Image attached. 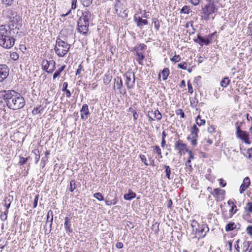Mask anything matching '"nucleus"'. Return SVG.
<instances>
[{
	"mask_svg": "<svg viewBox=\"0 0 252 252\" xmlns=\"http://www.w3.org/2000/svg\"><path fill=\"white\" fill-rule=\"evenodd\" d=\"M236 225L234 222H230L225 226V230L226 231H230L235 228Z\"/></svg>",
	"mask_w": 252,
	"mask_h": 252,
	"instance_id": "obj_30",
	"label": "nucleus"
},
{
	"mask_svg": "<svg viewBox=\"0 0 252 252\" xmlns=\"http://www.w3.org/2000/svg\"><path fill=\"white\" fill-rule=\"evenodd\" d=\"M188 87L189 92L190 94H192L193 92V90L192 85L190 83V81H188Z\"/></svg>",
	"mask_w": 252,
	"mask_h": 252,
	"instance_id": "obj_50",
	"label": "nucleus"
},
{
	"mask_svg": "<svg viewBox=\"0 0 252 252\" xmlns=\"http://www.w3.org/2000/svg\"><path fill=\"white\" fill-rule=\"evenodd\" d=\"M51 61L43 60L41 62V66L42 69L48 73L49 68L50 67Z\"/></svg>",
	"mask_w": 252,
	"mask_h": 252,
	"instance_id": "obj_21",
	"label": "nucleus"
},
{
	"mask_svg": "<svg viewBox=\"0 0 252 252\" xmlns=\"http://www.w3.org/2000/svg\"><path fill=\"white\" fill-rule=\"evenodd\" d=\"M154 150L158 154L159 158H162L161 149L158 146H155L153 147Z\"/></svg>",
	"mask_w": 252,
	"mask_h": 252,
	"instance_id": "obj_36",
	"label": "nucleus"
},
{
	"mask_svg": "<svg viewBox=\"0 0 252 252\" xmlns=\"http://www.w3.org/2000/svg\"><path fill=\"white\" fill-rule=\"evenodd\" d=\"M70 48V45L61 39L58 38L54 48L56 54L59 57H63L67 54Z\"/></svg>",
	"mask_w": 252,
	"mask_h": 252,
	"instance_id": "obj_4",
	"label": "nucleus"
},
{
	"mask_svg": "<svg viewBox=\"0 0 252 252\" xmlns=\"http://www.w3.org/2000/svg\"><path fill=\"white\" fill-rule=\"evenodd\" d=\"M112 77L109 75L105 74L103 78L104 84L108 85L111 80Z\"/></svg>",
	"mask_w": 252,
	"mask_h": 252,
	"instance_id": "obj_35",
	"label": "nucleus"
},
{
	"mask_svg": "<svg viewBox=\"0 0 252 252\" xmlns=\"http://www.w3.org/2000/svg\"><path fill=\"white\" fill-rule=\"evenodd\" d=\"M10 58L11 59L16 61L19 58V55L16 53H13L10 55Z\"/></svg>",
	"mask_w": 252,
	"mask_h": 252,
	"instance_id": "obj_48",
	"label": "nucleus"
},
{
	"mask_svg": "<svg viewBox=\"0 0 252 252\" xmlns=\"http://www.w3.org/2000/svg\"><path fill=\"white\" fill-rule=\"evenodd\" d=\"M140 158L141 160V161L144 162L145 165H148L149 164L147 162V159L146 157L144 155H140Z\"/></svg>",
	"mask_w": 252,
	"mask_h": 252,
	"instance_id": "obj_47",
	"label": "nucleus"
},
{
	"mask_svg": "<svg viewBox=\"0 0 252 252\" xmlns=\"http://www.w3.org/2000/svg\"><path fill=\"white\" fill-rule=\"evenodd\" d=\"M209 231V228L207 224H202L198 225V228H196V232L198 233L200 237H204L207 232Z\"/></svg>",
	"mask_w": 252,
	"mask_h": 252,
	"instance_id": "obj_14",
	"label": "nucleus"
},
{
	"mask_svg": "<svg viewBox=\"0 0 252 252\" xmlns=\"http://www.w3.org/2000/svg\"><path fill=\"white\" fill-rule=\"evenodd\" d=\"M81 118L83 121H86L90 113L89 110L88 105L87 104H83L81 109Z\"/></svg>",
	"mask_w": 252,
	"mask_h": 252,
	"instance_id": "obj_17",
	"label": "nucleus"
},
{
	"mask_svg": "<svg viewBox=\"0 0 252 252\" xmlns=\"http://www.w3.org/2000/svg\"><path fill=\"white\" fill-rule=\"evenodd\" d=\"M212 194L218 202L221 201L224 199L225 191L224 190L219 188L214 189Z\"/></svg>",
	"mask_w": 252,
	"mask_h": 252,
	"instance_id": "obj_10",
	"label": "nucleus"
},
{
	"mask_svg": "<svg viewBox=\"0 0 252 252\" xmlns=\"http://www.w3.org/2000/svg\"><path fill=\"white\" fill-rule=\"evenodd\" d=\"M1 2L6 7L11 6L13 4L14 0H1Z\"/></svg>",
	"mask_w": 252,
	"mask_h": 252,
	"instance_id": "obj_32",
	"label": "nucleus"
},
{
	"mask_svg": "<svg viewBox=\"0 0 252 252\" xmlns=\"http://www.w3.org/2000/svg\"><path fill=\"white\" fill-rule=\"evenodd\" d=\"M245 209L248 212H252V202H248Z\"/></svg>",
	"mask_w": 252,
	"mask_h": 252,
	"instance_id": "obj_46",
	"label": "nucleus"
},
{
	"mask_svg": "<svg viewBox=\"0 0 252 252\" xmlns=\"http://www.w3.org/2000/svg\"><path fill=\"white\" fill-rule=\"evenodd\" d=\"M230 80L228 77H224L220 82V86L223 88H226L230 82Z\"/></svg>",
	"mask_w": 252,
	"mask_h": 252,
	"instance_id": "obj_26",
	"label": "nucleus"
},
{
	"mask_svg": "<svg viewBox=\"0 0 252 252\" xmlns=\"http://www.w3.org/2000/svg\"><path fill=\"white\" fill-rule=\"evenodd\" d=\"M123 81L121 78L119 77L115 78L114 88H115V87H116L117 89L119 90L121 94H125L126 93V89L123 88Z\"/></svg>",
	"mask_w": 252,
	"mask_h": 252,
	"instance_id": "obj_16",
	"label": "nucleus"
},
{
	"mask_svg": "<svg viewBox=\"0 0 252 252\" xmlns=\"http://www.w3.org/2000/svg\"><path fill=\"white\" fill-rule=\"evenodd\" d=\"M250 183V178L248 177L245 178L239 189L240 193H243L249 187Z\"/></svg>",
	"mask_w": 252,
	"mask_h": 252,
	"instance_id": "obj_18",
	"label": "nucleus"
},
{
	"mask_svg": "<svg viewBox=\"0 0 252 252\" xmlns=\"http://www.w3.org/2000/svg\"><path fill=\"white\" fill-rule=\"evenodd\" d=\"M0 97L3 98L7 107L12 110L24 107L25 100L21 94L14 90H3L0 92Z\"/></svg>",
	"mask_w": 252,
	"mask_h": 252,
	"instance_id": "obj_1",
	"label": "nucleus"
},
{
	"mask_svg": "<svg viewBox=\"0 0 252 252\" xmlns=\"http://www.w3.org/2000/svg\"><path fill=\"white\" fill-rule=\"evenodd\" d=\"M38 198H39V195H35V196L34 197V202H33V208H36L37 205V202H38Z\"/></svg>",
	"mask_w": 252,
	"mask_h": 252,
	"instance_id": "obj_51",
	"label": "nucleus"
},
{
	"mask_svg": "<svg viewBox=\"0 0 252 252\" xmlns=\"http://www.w3.org/2000/svg\"><path fill=\"white\" fill-rule=\"evenodd\" d=\"M8 212V210L6 209L4 212L2 213L0 215V218L1 220L5 221L7 220V214Z\"/></svg>",
	"mask_w": 252,
	"mask_h": 252,
	"instance_id": "obj_37",
	"label": "nucleus"
},
{
	"mask_svg": "<svg viewBox=\"0 0 252 252\" xmlns=\"http://www.w3.org/2000/svg\"><path fill=\"white\" fill-rule=\"evenodd\" d=\"M13 200V196L8 195L7 197H6L5 200H4V204L6 207L7 210H8L10 206V204L11 202Z\"/></svg>",
	"mask_w": 252,
	"mask_h": 252,
	"instance_id": "obj_23",
	"label": "nucleus"
},
{
	"mask_svg": "<svg viewBox=\"0 0 252 252\" xmlns=\"http://www.w3.org/2000/svg\"><path fill=\"white\" fill-rule=\"evenodd\" d=\"M137 61L140 64H142V61L144 59L145 56L142 53L137 52H136Z\"/></svg>",
	"mask_w": 252,
	"mask_h": 252,
	"instance_id": "obj_29",
	"label": "nucleus"
},
{
	"mask_svg": "<svg viewBox=\"0 0 252 252\" xmlns=\"http://www.w3.org/2000/svg\"><path fill=\"white\" fill-rule=\"evenodd\" d=\"M164 169L165 170L166 177L169 179L170 180L172 178L170 177L171 174V169L168 165H164Z\"/></svg>",
	"mask_w": 252,
	"mask_h": 252,
	"instance_id": "obj_28",
	"label": "nucleus"
},
{
	"mask_svg": "<svg viewBox=\"0 0 252 252\" xmlns=\"http://www.w3.org/2000/svg\"><path fill=\"white\" fill-rule=\"evenodd\" d=\"M65 65H62L59 69L57 70L56 72L54 73L53 75V79H55L57 77H59L61 75V72L64 70L65 68Z\"/></svg>",
	"mask_w": 252,
	"mask_h": 252,
	"instance_id": "obj_24",
	"label": "nucleus"
},
{
	"mask_svg": "<svg viewBox=\"0 0 252 252\" xmlns=\"http://www.w3.org/2000/svg\"><path fill=\"white\" fill-rule=\"evenodd\" d=\"M175 149L179 151V153L181 155L182 154V152L184 151L187 152V150H188L187 149V145L186 144L183 143L180 140L176 142L175 144Z\"/></svg>",
	"mask_w": 252,
	"mask_h": 252,
	"instance_id": "obj_15",
	"label": "nucleus"
},
{
	"mask_svg": "<svg viewBox=\"0 0 252 252\" xmlns=\"http://www.w3.org/2000/svg\"><path fill=\"white\" fill-rule=\"evenodd\" d=\"M213 35V33L209 35L206 38H204L200 35H197V39L195 40V41L201 46H202L204 44L206 46L208 45L211 42V38Z\"/></svg>",
	"mask_w": 252,
	"mask_h": 252,
	"instance_id": "obj_13",
	"label": "nucleus"
},
{
	"mask_svg": "<svg viewBox=\"0 0 252 252\" xmlns=\"http://www.w3.org/2000/svg\"><path fill=\"white\" fill-rule=\"evenodd\" d=\"M124 76L126 78V85L128 90L134 88L135 83V77L134 73L130 71L126 72Z\"/></svg>",
	"mask_w": 252,
	"mask_h": 252,
	"instance_id": "obj_7",
	"label": "nucleus"
},
{
	"mask_svg": "<svg viewBox=\"0 0 252 252\" xmlns=\"http://www.w3.org/2000/svg\"><path fill=\"white\" fill-rule=\"evenodd\" d=\"M77 0H72L71 1V9H75L77 7Z\"/></svg>",
	"mask_w": 252,
	"mask_h": 252,
	"instance_id": "obj_54",
	"label": "nucleus"
},
{
	"mask_svg": "<svg viewBox=\"0 0 252 252\" xmlns=\"http://www.w3.org/2000/svg\"><path fill=\"white\" fill-rule=\"evenodd\" d=\"M69 190L71 192L73 191L76 189V183L74 180H71L70 182V185H69Z\"/></svg>",
	"mask_w": 252,
	"mask_h": 252,
	"instance_id": "obj_34",
	"label": "nucleus"
},
{
	"mask_svg": "<svg viewBox=\"0 0 252 252\" xmlns=\"http://www.w3.org/2000/svg\"><path fill=\"white\" fill-rule=\"evenodd\" d=\"M117 203V201L116 200H114L113 201H109V200H107L106 201V204L107 205H112V204H116Z\"/></svg>",
	"mask_w": 252,
	"mask_h": 252,
	"instance_id": "obj_58",
	"label": "nucleus"
},
{
	"mask_svg": "<svg viewBox=\"0 0 252 252\" xmlns=\"http://www.w3.org/2000/svg\"><path fill=\"white\" fill-rule=\"evenodd\" d=\"M82 4L86 7H88L92 3L93 0H80Z\"/></svg>",
	"mask_w": 252,
	"mask_h": 252,
	"instance_id": "obj_38",
	"label": "nucleus"
},
{
	"mask_svg": "<svg viewBox=\"0 0 252 252\" xmlns=\"http://www.w3.org/2000/svg\"><path fill=\"white\" fill-rule=\"evenodd\" d=\"M67 87H68L67 83V82H64L63 84L62 91L63 92H64V91H66L67 90Z\"/></svg>",
	"mask_w": 252,
	"mask_h": 252,
	"instance_id": "obj_60",
	"label": "nucleus"
},
{
	"mask_svg": "<svg viewBox=\"0 0 252 252\" xmlns=\"http://www.w3.org/2000/svg\"><path fill=\"white\" fill-rule=\"evenodd\" d=\"M14 28L11 26L2 25L0 26V45L6 49H10L15 44V38L13 33Z\"/></svg>",
	"mask_w": 252,
	"mask_h": 252,
	"instance_id": "obj_2",
	"label": "nucleus"
},
{
	"mask_svg": "<svg viewBox=\"0 0 252 252\" xmlns=\"http://www.w3.org/2000/svg\"><path fill=\"white\" fill-rule=\"evenodd\" d=\"M188 63L186 62H183L178 64V67L183 69H186L187 68Z\"/></svg>",
	"mask_w": 252,
	"mask_h": 252,
	"instance_id": "obj_43",
	"label": "nucleus"
},
{
	"mask_svg": "<svg viewBox=\"0 0 252 252\" xmlns=\"http://www.w3.org/2000/svg\"><path fill=\"white\" fill-rule=\"evenodd\" d=\"M176 114L177 115L180 116L181 118H184L185 117V113L182 109H178L175 111Z\"/></svg>",
	"mask_w": 252,
	"mask_h": 252,
	"instance_id": "obj_39",
	"label": "nucleus"
},
{
	"mask_svg": "<svg viewBox=\"0 0 252 252\" xmlns=\"http://www.w3.org/2000/svg\"><path fill=\"white\" fill-rule=\"evenodd\" d=\"M236 135L238 138L243 140L245 143H251L248 133L245 131L241 130L240 127L239 126L237 127Z\"/></svg>",
	"mask_w": 252,
	"mask_h": 252,
	"instance_id": "obj_9",
	"label": "nucleus"
},
{
	"mask_svg": "<svg viewBox=\"0 0 252 252\" xmlns=\"http://www.w3.org/2000/svg\"><path fill=\"white\" fill-rule=\"evenodd\" d=\"M77 26L78 31L83 35H86L88 32L89 24L78 21Z\"/></svg>",
	"mask_w": 252,
	"mask_h": 252,
	"instance_id": "obj_11",
	"label": "nucleus"
},
{
	"mask_svg": "<svg viewBox=\"0 0 252 252\" xmlns=\"http://www.w3.org/2000/svg\"><path fill=\"white\" fill-rule=\"evenodd\" d=\"M154 116L155 118H156L158 121H159L162 118V115L160 112L157 109L154 112L152 113Z\"/></svg>",
	"mask_w": 252,
	"mask_h": 252,
	"instance_id": "obj_31",
	"label": "nucleus"
},
{
	"mask_svg": "<svg viewBox=\"0 0 252 252\" xmlns=\"http://www.w3.org/2000/svg\"><path fill=\"white\" fill-rule=\"evenodd\" d=\"M136 197V193L132 191L129 190L127 193H126L124 198L125 200H130Z\"/></svg>",
	"mask_w": 252,
	"mask_h": 252,
	"instance_id": "obj_22",
	"label": "nucleus"
},
{
	"mask_svg": "<svg viewBox=\"0 0 252 252\" xmlns=\"http://www.w3.org/2000/svg\"><path fill=\"white\" fill-rule=\"evenodd\" d=\"M247 154L248 155V158L250 159L252 158V148L248 150Z\"/></svg>",
	"mask_w": 252,
	"mask_h": 252,
	"instance_id": "obj_59",
	"label": "nucleus"
},
{
	"mask_svg": "<svg viewBox=\"0 0 252 252\" xmlns=\"http://www.w3.org/2000/svg\"><path fill=\"white\" fill-rule=\"evenodd\" d=\"M169 74V69L168 68H164L162 71V79L165 81Z\"/></svg>",
	"mask_w": 252,
	"mask_h": 252,
	"instance_id": "obj_27",
	"label": "nucleus"
},
{
	"mask_svg": "<svg viewBox=\"0 0 252 252\" xmlns=\"http://www.w3.org/2000/svg\"><path fill=\"white\" fill-rule=\"evenodd\" d=\"M171 61L172 62H174L175 63L179 62L181 61V57L179 55H175L173 57V58H171Z\"/></svg>",
	"mask_w": 252,
	"mask_h": 252,
	"instance_id": "obj_44",
	"label": "nucleus"
},
{
	"mask_svg": "<svg viewBox=\"0 0 252 252\" xmlns=\"http://www.w3.org/2000/svg\"><path fill=\"white\" fill-rule=\"evenodd\" d=\"M93 15L91 13V12L88 9H85L82 12V15L79 18V21L83 22V23H86L87 24H90V22L93 20Z\"/></svg>",
	"mask_w": 252,
	"mask_h": 252,
	"instance_id": "obj_8",
	"label": "nucleus"
},
{
	"mask_svg": "<svg viewBox=\"0 0 252 252\" xmlns=\"http://www.w3.org/2000/svg\"><path fill=\"white\" fill-rule=\"evenodd\" d=\"M239 242V240H237L236 242V244L234 245V247L236 248L237 252H240V250H239L240 248H239V245H238Z\"/></svg>",
	"mask_w": 252,
	"mask_h": 252,
	"instance_id": "obj_64",
	"label": "nucleus"
},
{
	"mask_svg": "<svg viewBox=\"0 0 252 252\" xmlns=\"http://www.w3.org/2000/svg\"><path fill=\"white\" fill-rule=\"evenodd\" d=\"M94 197L99 201H102L104 199L103 196L99 192L95 193L94 194Z\"/></svg>",
	"mask_w": 252,
	"mask_h": 252,
	"instance_id": "obj_40",
	"label": "nucleus"
},
{
	"mask_svg": "<svg viewBox=\"0 0 252 252\" xmlns=\"http://www.w3.org/2000/svg\"><path fill=\"white\" fill-rule=\"evenodd\" d=\"M56 63L53 60L51 61L50 63V67L49 68V70H48V73H52L56 68L55 66Z\"/></svg>",
	"mask_w": 252,
	"mask_h": 252,
	"instance_id": "obj_33",
	"label": "nucleus"
},
{
	"mask_svg": "<svg viewBox=\"0 0 252 252\" xmlns=\"http://www.w3.org/2000/svg\"><path fill=\"white\" fill-rule=\"evenodd\" d=\"M190 2L194 5H198L200 1V0H189Z\"/></svg>",
	"mask_w": 252,
	"mask_h": 252,
	"instance_id": "obj_57",
	"label": "nucleus"
},
{
	"mask_svg": "<svg viewBox=\"0 0 252 252\" xmlns=\"http://www.w3.org/2000/svg\"><path fill=\"white\" fill-rule=\"evenodd\" d=\"M2 15L4 17L9 20L11 28L15 27V29H19L22 26V18L14 9L8 8L2 11Z\"/></svg>",
	"mask_w": 252,
	"mask_h": 252,
	"instance_id": "obj_3",
	"label": "nucleus"
},
{
	"mask_svg": "<svg viewBox=\"0 0 252 252\" xmlns=\"http://www.w3.org/2000/svg\"><path fill=\"white\" fill-rule=\"evenodd\" d=\"M9 75V68L4 64H0V82H2Z\"/></svg>",
	"mask_w": 252,
	"mask_h": 252,
	"instance_id": "obj_12",
	"label": "nucleus"
},
{
	"mask_svg": "<svg viewBox=\"0 0 252 252\" xmlns=\"http://www.w3.org/2000/svg\"><path fill=\"white\" fill-rule=\"evenodd\" d=\"M196 124L199 126H203L205 124L206 121L204 119H201L200 115H198L195 119Z\"/></svg>",
	"mask_w": 252,
	"mask_h": 252,
	"instance_id": "obj_25",
	"label": "nucleus"
},
{
	"mask_svg": "<svg viewBox=\"0 0 252 252\" xmlns=\"http://www.w3.org/2000/svg\"><path fill=\"white\" fill-rule=\"evenodd\" d=\"M219 184L222 187H225L226 185V182L223 179H219Z\"/></svg>",
	"mask_w": 252,
	"mask_h": 252,
	"instance_id": "obj_53",
	"label": "nucleus"
},
{
	"mask_svg": "<svg viewBox=\"0 0 252 252\" xmlns=\"http://www.w3.org/2000/svg\"><path fill=\"white\" fill-rule=\"evenodd\" d=\"M41 107V106L39 105L38 107L37 106L36 108H34L33 110L32 111V114L33 115H36L40 113V111L39 109Z\"/></svg>",
	"mask_w": 252,
	"mask_h": 252,
	"instance_id": "obj_49",
	"label": "nucleus"
},
{
	"mask_svg": "<svg viewBox=\"0 0 252 252\" xmlns=\"http://www.w3.org/2000/svg\"><path fill=\"white\" fill-rule=\"evenodd\" d=\"M64 228L69 233L72 232V229L71 228L70 219L68 217H65L64 223Z\"/></svg>",
	"mask_w": 252,
	"mask_h": 252,
	"instance_id": "obj_20",
	"label": "nucleus"
},
{
	"mask_svg": "<svg viewBox=\"0 0 252 252\" xmlns=\"http://www.w3.org/2000/svg\"><path fill=\"white\" fill-rule=\"evenodd\" d=\"M190 12V9L187 6H185L182 7L181 10L180 12L185 13V14H189Z\"/></svg>",
	"mask_w": 252,
	"mask_h": 252,
	"instance_id": "obj_42",
	"label": "nucleus"
},
{
	"mask_svg": "<svg viewBox=\"0 0 252 252\" xmlns=\"http://www.w3.org/2000/svg\"><path fill=\"white\" fill-rule=\"evenodd\" d=\"M153 23L154 24V27L156 30L158 31L160 27L158 20L157 18H154L153 20Z\"/></svg>",
	"mask_w": 252,
	"mask_h": 252,
	"instance_id": "obj_41",
	"label": "nucleus"
},
{
	"mask_svg": "<svg viewBox=\"0 0 252 252\" xmlns=\"http://www.w3.org/2000/svg\"><path fill=\"white\" fill-rule=\"evenodd\" d=\"M82 68V66L81 64H80L78 66V68L77 69V70L76 72V75H79L80 74Z\"/></svg>",
	"mask_w": 252,
	"mask_h": 252,
	"instance_id": "obj_62",
	"label": "nucleus"
},
{
	"mask_svg": "<svg viewBox=\"0 0 252 252\" xmlns=\"http://www.w3.org/2000/svg\"><path fill=\"white\" fill-rule=\"evenodd\" d=\"M187 152L189 154V159H190L191 160V159H193L194 158L193 154L191 151L189 150H187Z\"/></svg>",
	"mask_w": 252,
	"mask_h": 252,
	"instance_id": "obj_55",
	"label": "nucleus"
},
{
	"mask_svg": "<svg viewBox=\"0 0 252 252\" xmlns=\"http://www.w3.org/2000/svg\"><path fill=\"white\" fill-rule=\"evenodd\" d=\"M116 247L118 249H122L124 247V245L122 242H117L116 245Z\"/></svg>",
	"mask_w": 252,
	"mask_h": 252,
	"instance_id": "obj_61",
	"label": "nucleus"
},
{
	"mask_svg": "<svg viewBox=\"0 0 252 252\" xmlns=\"http://www.w3.org/2000/svg\"><path fill=\"white\" fill-rule=\"evenodd\" d=\"M237 209H236V204H233V205L231 206V208L230 210V212L232 213L233 214H234L236 213Z\"/></svg>",
	"mask_w": 252,
	"mask_h": 252,
	"instance_id": "obj_52",
	"label": "nucleus"
},
{
	"mask_svg": "<svg viewBox=\"0 0 252 252\" xmlns=\"http://www.w3.org/2000/svg\"><path fill=\"white\" fill-rule=\"evenodd\" d=\"M208 2H212L215 4H219L220 0H206Z\"/></svg>",
	"mask_w": 252,
	"mask_h": 252,
	"instance_id": "obj_63",
	"label": "nucleus"
},
{
	"mask_svg": "<svg viewBox=\"0 0 252 252\" xmlns=\"http://www.w3.org/2000/svg\"><path fill=\"white\" fill-rule=\"evenodd\" d=\"M217 10V4L212 2H208L201 10L205 19H208L210 15L216 13Z\"/></svg>",
	"mask_w": 252,
	"mask_h": 252,
	"instance_id": "obj_5",
	"label": "nucleus"
},
{
	"mask_svg": "<svg viewBox=\"0 0 252 252\" xmlns=\"http://www.w3.org/2000/svg\"><path fill=\"white\" fill-rule=\"evenodd\" d=\"M134 22L136 23L137 26L141 28L144 25H147L148 24V21L146 19H142L141 17L138 18L134 17Z\"/></svg>",
	"mask_w": 252,
	"mask_h": 252,
	"instance_id": "obj_19",
	"label": "nucleus"
},
{
	"mask_svg": "<svg viewBox=\"0 0 252 252\" xmlns=\"http://www.w3.org/2000/svg\"><path fill=\"white\" fill-rule=\"evenodd\" d=\"M27 158L20 157L19 164L21 165H24L27 162Z\"/></svg>",
	"mask_w": 252,
	"mask_h": 252,
	"instance_id": "obj_45",
	"label": "nucleus"
},
{
	"mask_svg": "<svg viewBox=\"0 0 252 252\" xmlns=\"http://www.w3.org/2000/svg\"><path fill=\"white\" fill-rule=\"evenodd\" d=\"M199 130L197 127L196 125L194 124L190 128V134L187 137V140L190 141L191 145L193 147L197 146L198 137V133Z\"/></svg>",
	"mask_w": 252,
	"mask_h": 252,
	"instance_id": "obj_6",
	"label": "nucleus"
},
{
	"mask_svg": "<svg viewBox=\"0 0 252 252\" xmlns=\"http://www.w3.org/2000/svg\"><path fill=\"white\" fill-rule=\"evenodd\" d=\"M247 232L248 234L252 236V225L248 226L247 227Z\"/></svg>",
	"mask_w": 252,
	"mask_h": 252,
	"instance_id": "obj_56",
	"label": "nucleus"
}]
</instances>
